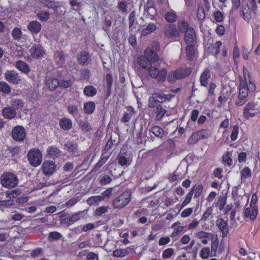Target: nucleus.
Here are the masks:
<instances>
[{
	"instance_id": "f257e3e1",
	"label": "nucleus",
	"mask_w": 260,
	"mask_h": 260,
	"mask_svg": "<svg viewBox=\"0 0 260 260\" xmlns=\"http://www.w3.org/2000/svg\"><path fill=\"white\" fill-rule=\"evenodd\" d=\"M131 195V190L124 191L113 200L112 203L113 208L120 209L125 207L130 202Z\"/></svg>"
},
{
	"instance_id": "f03ea898",
	"label": "nucleus",
	"mask_w": 260,
	"mask_h": 260,
	"mask_svg": "<svg viewBox=\"0 0 260 260\" xmlns=\"http://www.w3.org/2000/svg\"><path fill=\"white\" fill-rule=\"evenodd\" d=\"M174 95L165 94L161 92L154 93L149 99L148 107L154 108L156 106V103H163L166 101L170 100Z\"/></svg>"
},
{
	"instance_id": "7ed1b4c3",
	"label": "nucleus",
	"mask_w": 260,
	"mask_h": 260,
	"mask_svg": "<svg viewBox=\"0 0 260 260\" xmlns=\"http://www.w3.org/2000/svg\"><path fill=\"white\" fill-rule=\"evenodd\" d=\"M1 181L3 186L8 188L16 186L18 182L16 176L10 172L4 173L1 176Z\"/></svg>"
},
{
	"instance_id": "20e7f679",
	"label": "nucleus",
	"mask_w": 260,
	"mask_h": 260,
	"mask_svg": "<svg viewBox=\"0 0 260 260\" xmlns=\"http://www.w3.org/2000/svg\"><path fill=\"white\" fill-rule=\"evenodd\" d=\"M246 82L243 80L240 81L239 86V94L237 99L235 102V104L237 106H242L244 105L247 101V90L246 88Z\"/></svg>"
},
{
	"instance_id": "39448f33",
	"label": "nucleus",
	"mask_w": 260,
	"mask_h": 260,
	"mask_svg": "<svg viewBox=\"0 0 260 260\" xmlns=\"http://www.w3.org/2000/svg\"><path fill=\"white\" fill-rule=\"evenodd\" d=\"M148 69L149 70L148 74L151 77L153 78L157 77L159 81H165L167 72L166 68H163L159 71L157 67L155 66H152L151 64L149 69Z\"/></svg>"
},
{
	"instance_id": "423d86ee",
	"label": "nucleus",
	"mask_w": 260,
	"mask_h": 260,
	"mask_svg": "<svg viewBox=\"0 0 260 260\" xmlns=\"http://www.w3.org/2000/svg\"><path fill=\"white\" fill-rule=\"evenodd\" d=\"M86 213L85 210L79 211L68 217L60 219V223L62 224H66L69 226L79 220L81 218L83 217Z\"/></svg>"
},
{
	"instance_id": "0eeeda50",
	"label": "nucleus",
	"mask_w": 260,
	"mask_h": 260,
	"mask_svg": "<svg viewBox=\"0 0 260 260\" xmlns=\"http://www.w3.org/2000/svg\"><path fill=\"white\" fill-rule=\"evenodd\" d=\"M11 136L14 140L22 142L26 136L25 130L22 126H16L12 131Z\"/></svg>"
},
{
	"instance_id": "6e6552de",
	"label": "nucleus",
	"mask_w": 260,
	"mask_h": 260,
	"mask_svg": "<svg viewBox=\"0 0 260 260\" xmlns=\"http://www.w3.org/2000/svg\"><path fill=\"white\" fill-rule=\"evenodd\" d=\"M163 32L167 37L171 39H176L179 36L178 30L174 24H168L163 29Z\"/></svg>"
},
{
	"instance_id": "1a4fd4ad",
	"label": "nucleus",
	"mask_w": 260,
	"mask_h": 260,
	"mask_svg": "<svg viewBox=\"0 0 260 260\" xmlns=\"http://www.w3.org/2000/svg\"><path fill=\"white\" fill-rule=\"evenodd\" d=\"M27 158L29 162H41L42 154L39 149L33 148L28 151Z\"/></svg>"
},
{
	"instance_id": "9d476101",
	"label": "nucleus",
	"mask_w": 260,
	"mask_h": 260,
	"mask_svg": "<svg viewBox=\"0 0 260 260\" xmlns=\"http://www.w3.org/2000/svg\"><path fill=\"white\" fill-rule=\"evenodd\" d=\"M30 53L32 57L36 59L44 57L45 54L42 46L40 44L33 45L30 49Z\"/></svg>"
},
{
	"instance_id": "9b49d317",
	"label": "nucleus",
	"mask_w": 260,
	"mask_h": 260,
	"mask_svg": "<svg viewBox=\"0 0 260 260\" xmlns=\"http://www.w3.org/2000/svg\"><path fill=\"white\" fill-rule=\"evenodd\" d=\"M184 41L187 45L195 44L196 37L194 29L190 27L187 29L185 32Z\"/></svg>"
},
{
	"instance_id": "f8f14e48",
	"label": "nucleus",
	"mask_w": 260,
	"mask_h": 260,
	"mask_svg": "<svg viewBox=\"0 0 260 260\" xmlns=\"http://www.w3.org/2000/svg\"><path fill=\"white\" fill-rule=\"evenodd\" d=\"M216 226L221 232L223 237L226 236L229 233V226L227 221H225L223 218H219L216 220Z\"/></svg>"
},
{
	"instance_id": "ddd939ff",
	"label": "nucleus",
	"mask_w": 260,
	"mask_h": 260,
	"mask_svg": "<svg viewBox=\"0 0 260 260\" xmlns=\"http://www.w3.org/2000/svg\"><path fill=\"white\" fill-rule=\"evenodd\" d=\"M5 77L6 80L12 83L17 84L20 81L18 74L13 70L7 71L5 74Z\"/></svg>"
},
{
	"instance_id": "4468645a",
	"label": "nucleus",
	"mask_w": 260,
	"mask_h": 260,
	"mask_svg": "<svg viewBox=\"0 0 260 260\" xmlns=\"http://www.w3.org/2000/svg\"><path fill=\"white\" fill-rule=\"evenodd\" d=\"M41 24L37 21H31L27 25L28 29L32 34H37L41 29Z\"/></svg>"
},
{
	"instance_id": "2eb2a0df",
	"label": "nucleus",
	"mask_w": 260,
	"mask_h": 260,
	"mask_svg": "<svg viewBox=\"0 0 260 260\" xmlns=\"http://www.w3.org/2000/svg\"><path fill=\"white\" fill-rule=\"evenodd\" d=\"M2 114L5 118L12 119L16 116V112L13 107H6L2 110Z\"/></svg>"
},
{
	"instance_id": "dca6fc26",
	"label": "nucleus",
	"mask_w": 260,
	"mask_h": 260,
	"mask_svg": "<svg viewBox=\"0 0 260 260\" xmlns=\"http://www.w3.org/2000/svg\"><path fill=\"white\" fill-rule=\"evenodd\" d=\"M55 164H43L42 169L46 176L51 175L55 170Z\"/></svg>"
},
{
	"instance_id": "f3484780",
	"label": "nucleus",
	"mask_w": 260,
	"mask_h": 260,
	"mask_svg": "<svg viewBox=\"0 0 260 260\" xmlns=\"http://www.w3.org/2000/svg\"><path fill=\"white\" fill-rule=\"evenodd\" d=\"M144 55L151 64L152 62H155L158 59L157 54L151 49H146L144 52Z\"/></svg>"
},
{
	"instance_id": "a211bd4d",
	"label": "nucleus",
	"mask_w": 260,
	"mask_h": 260,
	"mask_svg": "<svg viewBox=\"0 0 260 260\" xmlns=\"http://www.w3.org/2000/svg\"><path fill=\"white\" fill-rule=\"evenodd\" d=\"M254 107V104L253 102L248 103L244 109L243 116L246 118L248 119L250 117H253L255 116V114L251 112H250Z\"/></svg>"
},
{
	"instance_id": "6ab92c4d",
	"label": "nucleus",
	"mask_w": 260,
	"mask_h": 260,
	"mask_svg": "<svg viewBox=\"0 0 260 260\" xmlns=\"http://www.w3.org/2000/svg\"><path fill=\"white\" fill-rule=\"evenodd\" d=\"M153 135L156 137L162 139L165 136L167 135V133L165 131L159 126H153L150 131Z\"/></svg>"
},
{
	"instance_id": "aec40b11",
	"label": "nucleus",
	"mask_w": 260,
	"mask_h": 260,
	"mask_svg": "<svg viewBox=\"0 0 260 260\" xmlns=\"http://www.w3.org/2000/svg\"><path fill=\"white\" fill-rule=\"evenodd\" d=\"M137 62L144 69H149L151 63L147 58L145 56H140L137 57Z\"/></svg>"
},
{
	"instance_id": "412c9836",
	"label": "nucleus",
	"mask_w": 260,
	"mask_h": 260,
	"mask_svg": "<svg viewBox=\"0 0 260 260\" xmlns=\"http://www.w3.org/2000/svg\"><path fill=\"white\" fill-rule=\"evenodd\" d=\"M15 66L19 71L25 74L28 73L30 71L29 66L23 61H17L16 62Z\"/></svg>"
},
{
	"instance_id": "4be33fe9",
	"label": "nucleus",
	"mask_w": 260,
	"mask_h": 260,
	"mask_svg": "<svg viewBox=\"0 0 260 260\" xmlns=\"http://www.w3.org/2000/svg\"><path fill=\"white\" fill-rule=\"evenodd\" d=\"M78 60L80 63L83 65L87 64L90 61L89 53L85 51H82L79 55Z\"/></svg>"
},
{
	"instance_id": "5701e85b",
	"label": "nucleus",
	"mask_w": 260,
	"mask_h": 260,
	"mask_svg": "<svg viewBox=\"0 0 260 260\" xmlns=\"http://www.w3.org/2000/svg\"><path fill=\"white\" fill-rule=\"evenodd\" d=\"M59 125L64 130H69L72 127V121L67 118H63L59 120Z\"/></svg>"
},
{
	"instance_id": "b1692460",
	"label": "nucleus",
	"mask_w": 260,
	"mask_h": 260,
	"mask_svg": "<svg viewBox=\"0 0 260 260\" xmlns=\"http://www.w3.org/2000/svg\"><path fill=\"white\" fill-rule=\"evenodd\" d=\"M185 51L187 58L190 60H193L195 54L194 44L187 45Z\"/></svg>"
},
{
	"instance_id": "393cba45",
	"label": "nucleus",
	"mask_w": 260,
	"mask_h": 260,
	"mask_svg": "<svg viewBox=\"0 0 260 260\" xmlns=\"http://www.w3.org/2000/svg\"><path fill=\"white\" fill-rule=\"evenodd\" d=\"M174 72L175 75H176L178 79L184 78L190 74L189 70L183 68H179L176 70Z\"/></svg>"
},
{
	"instance_id": "a878e982",
	"label": "nucleus",
	"mask_w": 260,
	"mask_h": 260,
	"mask_svg": "<svg viewBox=\"0 0 260 260\" xmlns=\"http://www.w3.org/2000/svg\"><path fill=\"white\" fill-rule=\"evenodd\" d=\"M210 76V72L208 69L202 73L200 77V82L202 86H206L208 84V79Z\"/></svg>"
},
{
	"instance_id": "bb28decb",
	"label": "nucleus",
	"mask_w": 260,
	"mask_h": 260,
	"mask_svg": "<svg viewBox=\"0 0 260 260\" xmlns=\"http://www.w3.org/2000/svg\"><path fill=\"white\" fill-rule=\"evenodd\" d=\"M257 209H253L252 210L249 207L247 208L244 212V215L246 217H249L252 220H254L257 215Z\"/></svg>"
},
{
	"instance_id": "cd10ccee",
	"label": "nucleus",
	"mask_w": 260,
	"mask_h": 260,
	"mask_svg": "<svg viewBox=\"0 0 260 260\" xmlns=\"http://www.w3.org/2000/svg\"><path fill=\"white\" fill-rule=\"evenodd\" d=\"M103 200L104 197L103 196H95L89 198L87 200V203L90 206H94Z\"/></svg>"
},
{
	"instance_id": "c85d7f7f",
	"label": "nucleus",
	"mask_w": 260,
	"mask_h": 260,
	"mask_svg": "<svg viewBox=\"0 0 260 260\" xmlns=\"http://www.w3.org/2000/svg\"><path fill=\"white\" fill-rule=\"evenodd\" d=\"M95 105L94 102H88L84 104V110L86 114H90L95 110Z\"/></svg>"
},
{
	"instance_id": "c756f323",
	"label": "nucleus",
	"mask_w": 260,
	"mask_h": 260,
	"mask_svg": "<svg viewBox=\"0 0 260 260\" xmlns=\"http://www.w3.org/2000/svg\"><path fill=\"white\" fill-rule=\"evenodd\" d=\"M60 152V150L57 147L54 146L50 147L47 150V155L52 158L57 157Z\"/></svg>"
},
{
	"instance_id": "7c9ffc66",
	"label": "nucleus",
	"mask_w": 260,
	"mask_h": 260,
	"mask_svg": "<svg viewBox=\"0 0 260 260\" xmlns=\"http://www.w3.org/2000/svg\"><path fill=\"white\" fill-rule=\"evenodd\" d=\"M157 28L156 25L154 23H149L147 27L142 31V35L146 36L153 31Z\"/></svg>"
},
{
	"instance_id": "2f4dec72",
	"label": "nucleus",
	"mask_w": 260,
	"mask_h": 260,
	"mask_svg": "<svg viewBox=\"0 0 260 260\" xmlns=\"http://www.w3.org/2000/svg\"><path fill=\"white\" fill-rule=\"evenodd\" d=\"M83 92L86 96H92L96 94L97 90L93 86L88 85L84 88Z\"/></svg>"
},
{
	"instance_id": "473e14b6",
	"label": "nucleus",
	"mask_w": 260,
	"mask_h": 260,
	"mask_svg": "<svg viewBox=\"0 0 260 260\" xmlns=\"http://www.w3.org/2000/svg\"><path fill=\"white\" fill-rule=\"evenodd\" d=\"M127 108L129 112V113H125L123 117L121 119V122L123 123L128 122L131 119L132 115L134 113V109L132 107L128 106Z\"/></svg>"
},
{
	"instance_id": "72a5a7b5",
	"label": "nucleus",
	"mask_w": 260,
	"mask_h": 260,
	"mask_svg": "<svg viewBox=\"0 0 260 260\" xmlns=\"http://www.w3.org/2000/svg\"><path fill=\"white\" fill-rule=\"evenodd\" d=\"M154 112L156 114V119L160 120L166 114V110L163 109L161 105H158L156 106V108L154 110Z\"/></svg>"
},
{
	"instance_id": "f704fd0d",
	"label": "nucleus",
	"mask_w": 260,
	"mask_h": 260,
	"mask_svg": "<svg viewBox=\"0 0 260 260\" xmlns=\"http://www.w3.org/2000/svg\"><path fill=\"white\" fill-rule=\"evenodd\" d=\"M47 86L51 90L55 89L59 85V82L56 78L49 79L47 82Z\"/></svg>"
},
{
	"instance_id": "c9c22d12",
	"label": "nucleus",
	"mask_w": 260,
	"mask_h": 260,
	"mask_svg": "<svg viewBox=\"0 0 260 260\" xmlns=\"http://www.w3.org/2000/svg\"><path fill=\"white\" fill-rule=\"evenodd\" d=\"M165 18L168 22L173 23L176 21L177 16L175 12H168L165 14Z\"/></svg>"
},
{
	"instance_id": "e433bc0d",
	"label": "nucleus",
	"mask_w": 260,
	"mask_h": 260,
	"mask_svg": "<svg viewBox=\"0 0 260 260\" xmlns=\"http://www.w3.org/2000/svg\"><path fill=\"white\" fill-rule=\"evenodd\" d=\"M78 124L82 131L89 132L91 129V127L89 123L86 120H80Z\"/></svg>"
},
{
	"instance_id": "4c0bfd02",
	"label": "nucleus",
	"mask_w": 260,
	"mask_h": 260,
	"mask_svg": "<svg viewBox=\"0 0 260 260\" xmlns=\"http://www.w3.org/2000/svg\"><path fill=\"white\" fill-rule=\"evenodd\" d=\"M64 146L70 152L73 153H76L77 152V145L74 142H68L67 143L65 144Z\"/></svg>"
},
{
	"instance_id": "58836bf2",
	"label": "nucleus",
	"mask_w": 260,
	"mask_h": 260,
	"mask_svg": "<svg viewBox=\"0 0 260 260\" xmlns=\"http://www.w3.org/2000/svg\"><path fill=\"white\" fill-rule=\"evenodd\" d=\"M178 27L180 31L185 32L186 30L188 29V24L185 20H180L178 22Z\"/></svg>"
},
{
	"instance_id": "ea45409f",
	"label": "nucleus",
	"mask_w": 260,
	"mask_h": 260,
	"mask_svg": "<svg viewBox=\"0 0 260 260\" xmlns=\"http://www.w3.org/2000/svg\"><path fill=\"white\" fill-rule=\"evenodd\" d=\"M194 187L192 188L190 191L187 193L186 197L183 202L182 203L181 206L182 208L186 206L191 201L192 195L194 192Z\"/></svg>"
},
{
	"instance_id": "a19ab883",
	"label": "nucleus",
	"mask_w": 260,
	"mask_h": 260,
	"mask_svg": "<svg viewBox=\"0 0 260 260\" xmlns=\"http://www.w3.org/2000/svg\"><path fill=\"white\" fill-rule=\"evenodd\" d=\"M62 235L58 232H52L49 234L48 239L50 241L58 240L62 238Z\"/></svg>"
},
{
	"instance_id": "79ce46f5",
	"label": "nucleus",
	"mask_w": 260,
	"mask_h": 260,
	"mask_svg": "<svg viewBox=\"0 0 260 260\" xmlns=\"http://www.w3.org/2000/svg\"><path fill=\"white\" fill-rule=\"evenodd\" d=\"M127 254L128 251L126 249H116L113 252V256L118 257H124Z\"/></svg>"
},
{
	"instance_id": "37998d69",
	"label": "nucleus",
	"mask_w": 260,
	"mask_h": 260,
	"mask_svg": "<svg viewBox=\"0 0 260 260\" xmlns=\"http://www.w3.org/2000/svg\"><path fill=\"white\" fill-rule=\"evenodd\" d=\"M144 12L147 13L151 19H154L157 15V11L155 8L144 9Z\"/></svg>"
},
{
	"instance_id": "c03bdc74",
	"label": "nucleus",
	"mask_w": 260,
	"mask_h": 260,
	"mask_svg": "<svg viewBox=\"0 0 260 260\" xmlns=\"http://www.w3.org/2000/svg\"><path fill=\"white\" fill-rule=\"evenodd\" d=\"M127 154H126L125 149H121L119 152L118 157L119 158L118 162H127L128 160L127 159Z\"/></svg>"
},
{
	"instance_id": "a18cd8bd",
	"label": "nucleus",
	"mask_w": 260,
	"mask_h": 260,
	"mask_svg": "<svg viewBox=\"0 0 260 260\" xmlns=\"http://www.w3.org/2000/svg\"><path fill=\"white\" fill-rule=\"evenodd\" d=\"M226 198L224 196H220L218 198V201L217 202V206L220 210H222L224 209Z\"/></svg>"
},
{
	"instance_id": "49530a36",
	"label": "nucleus",
	"mask_w": 260,
	"mask_h": 260,
	"mask_svg": "<svg viewBox=\"0 0 260 260\" xmlns=\"http://www.w3.org/2000/svg\"><path fill=\"white\" fill-rule=\"evenodd\" d=\"M0 91L5 93H9L11 92V88L6 82H0Z\"/></svg>"
},
{
	"instance_id": "de8ad7c7",
	"label": "nucleus",
	"mask_w": 260,
	"mask_h": 260,
	"mask_svg": "<svg viewBox=\"0 0 260 260\" xmlns=\"http://www.w3.org/2000/svg\"><path fill=\"white\" fill-rule=\"evenodd\" d=\"M68 112L73 116H76L79 112L77 107L75 105H69L68 107Z\"/></svg>"
},
{
	"instance_id": "09e8293b",
	"label": "nucleus",
	"mask_w": 260,
	"mask_h": 260,
	"mask_svg": "<svg viewBox=\"0 0 260 260\" xmlns=\"http://www.w3.org/2000/svg\"><path fill=\"white\" fill-rule=\"evenodd\" d=\"M127 3L126 1H122L118 2L117 8L119 9V11L125 13L127 11Z\"/></svg>"
},
{
	"instance_id": "8fccbe9b",
	"label": "nucleus",
	"mask_w": 260,
	"mask_h": 260,
	"mask_svg": "<svg viewBox=\"0 0 260 260\" xmlns=\"http://www.w3.org/2000/svg\"><path fill=\"white\" fill-rule=\"evenodd\" d=\"M12 105L16 108H21L23 106V103L20 99H13L12 100Z\"/></svg>"
},
{
	"instance_id": "3c124183",
	"label": "nucleus",
	"mask_w": 260,
	"mask_h": 260,
	"mask_svg": "<svg viewBox=\"0 0 260 260\" xmlns=\"http://www.w3.org/2000/svg\"><path fill=\"white\" fill-rule=\"evenodd\" d=\"M205 17V13L204 8L202 6H199L198 9L197 18L199 20H203Z\"/></svg>"
},
{
	"instance_id": "603ef678",
	"label": "nucleus",
	"mask_w": 260,
	"mask_h": 260,
	"mask_svg": "<svg viewBox=\"0 0 260 260\" xmlns=\"http://www.w3.org/2000/svg\"><path fill=\"white\" fill-rule=\"evenodd\" d=\"M241 178L246 179L251 176V170L248 167H245L241 172Z\"/></svg>"
},
{
	"instance_id": "864d4df0",
	"label": "nucleus",
	"mask_w": 260,
	"mask_h": 260,
	"mask_svg": "<svg viewBox=\"0 0 260 260\" xmlns=\"http://www.w3.org/2000/svg\"><path fill=\"white\" fill-rule=\"evenodd\" d=\"M174 249L171 248H167L165 250L162 254V256L164 258H167L171 257L174 253Z\"/></svg>"
},
{
	"instance_id": "5fc2aeb1",
	"label": "nucleus",
	"mask_w": 260,
	"mask_h": 260,
	"mask_svg": "<svg viewBox=\"0 0 260 260\" xmlns=\"http://www.w3.org/2000/svg\"><path fill=\"white\" fill-rule=\"evenodd\" d=\"M21 31L19 28H15L12 31V36L14 39H20L21 38Z\"/></svg>"
},
{
	"instance_id": "6e6d98bb",
	"label": "nucleus",
	"mask_w": 260,
	"mask_h": 260,
	"mask_svg": "<svg viewBox=\"0 0 260 260\" xmlns=\"http://www.w3.org/2000/svg\"><path fill=\"white\" fill-rule=\"evenodd\" d=\"M195 132L193 133L188 140V144L189 145L195 144L199 140Z\"/></svg>"
},
{
	"instance_id": "4d7b16f0",
	"label": "nucleus",
	"mask_w": 260,
	"mask_h": 260,
	"mask_svg": "<svg viewBox=\"0 0 260 260\" xmlns=\"http://www.w3.org/2000/svg\"><path fill=\"white\" fill-rule=\"evenodd\" d=\"M239 132V127L237 125H235L233 127L231 135V138L232 141H235L237 138Z\"/></svg>"
},
{
	"instance_id": "13d9d810",
	"label": "nucleus",
	"mask_w": 260,
	"mask_h": 260,
	"mask_svg": "<svg viewBox=\"0 0 260 260\" xmlns=\"http://www.w3.org/2000/svg\"><path fill=\"white\" fill-rule=\"evenodd\" d=\"M109 207L107 206H102L96 209L95 210V214L96 215L101 216L103 214L108 212Z\"/></svg>"
},
{
	"instance_id": "bf43d9fd",
	"label": "nucleus",
	"mask_w": 260,
	"mask_h": 260,
	"mask_svg": "<svg viewBox=\"0 0 260 260\" xmlns=\"http://www.w3.org/2000/svg\"><path fill=\"white\" fill-rule=\"evenodd\" d=\"M38 18L41 21H47L49 18V14L47 12L40 13L37 15Z\"/></svg>"
},
{
	"instance_id": "052dcab7",
	"label": "nucleus",
	"mask_w": 260,
	"mask_h": 260,
	"mask_svg": "<svg viewBox=\"0 0 260 260\" xmlns=\"http://www.w3.org/2000/svg\"><path fill=\"white\" fill-rule=\"evenodd\" d=\"M213 211V209L212 207H209L207 209V210L204 213L201 220H206L212 214Z\"/></svg>"
},
{
	"instance_id": "680f3d73",
	"label": "nucleus",
	"mask_w": 260,
	"mask_h": 260,
	"mask_svg": "<svg viewBox=\"0 0 260 260\" xmlns=\"http://www.w3.org/2000/svg\"><path fill=\"white\" fill-rule=\"evenodd\" d=\"M111 181V177L108 175H104L100 179V183L102 185H105L109 183Z\"/></svg>"
},
{
	"instance_id": "e2e57ef3",
	"label": "nucleus",
	"mask_w": 260,
	"mask_h": 260,
	"mask_svg": "<svg viewBox=\"0 0 260 260\" xmlns=\"http://www.w3.org/2000/svg\"><path fill=\"white\" fill-rule=\"evenodd\" d=\"M214 18L216 21L220 22L223 21V16L220 11H217L214 13Z\"/></svg>"
},
{
	"instance_id": "0e129e2a",
	"label": "nucleus",
	"mask_w": 260,
	"mask_h": 260,
	"mask_svg": "<svg viewBox=\"0 0 260 260\" xmlns=\"http://www.w3.org/2000/svg\"><path fill=\"white\" fill-rule=\"evenodd\" d=\"M106 87H111L113 84V78L111 74H107L106 76Z\"/></svg>"
},
{
	"instance_id": "69168bd1",
	"label": "nucleus",
	"mask_w": 260,
	"mask_h": 260,
	"mask_svg": "<svg viewBox=\"0 0 260 260\" xmlns=\"http://www.w3.org/2000/svg\"><path fill=\"white\" fill-rule=\"evenodd\" d=\"M210 249L209 248H203L201 252V256L202 258L206 259L209 256Z\"/></svg>"
},
{
	"instance_id": "338daca9",
	"label": "nucleus",
	"mask_w": 260,
	"mask_h": 260,
	"mask_svg": "<svg viewBox=\"0 0 260 260\" xmlns=\"http://www.w3.org/2000/svg\"><path fill=\"white\" fill-rule=\"evenodd\" d=\"M203 186L202 184L198 185L194 189V197H199L202 193Z\"/></svg>"
},
{
	"instance_id": "774afa93",
	"label": "nucleus",
	"mask_w": 260,
	"mask_h": 260,
	"mask_svg": "<svg viewBox=\"0 0 260 260\" xmlns=\"http://www.w3.org/2000/svg\"><path fill=\"white\" fill-rule=\"evenodd\" d=\"M72 84V82L70 80H63L59 82V85L61 87L67 88Z\"/></svg>"
}]
</instances>
